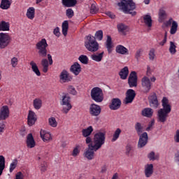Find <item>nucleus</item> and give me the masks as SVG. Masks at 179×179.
I'll use <instances>...</instances> for the list:
<instances>
[{
  "mask_svg": "<svg viewBox=\"0 0 179 179\" xmlns=\"http://www.w3.org/2000/svg\"><path fill=\"white\" fill-rule=\"evenodd\" d=\"M48 124L52 128H57L58 127V122H57V119L55 117H50L48 118Z\"/></svg>",
  "mask_w": 179,
  "mask_h": 179,
  "instance_id": "obj_40",
  "label": "nucleus"
},
{
  "mask_svg": "<svg viewBox=\"0 0 179 179\" xmlns=\"http://www.w3.org/2000/svg\"><path fill=\"white\" fill-rule=\"evenodd\" d=\"M145 176L147 178L152 177L153 175V164H148L145 166Z\"/></svg>",
  "mask_w": 179,
  "mask_h": 179,
  "instance_id": "obj_24",
  "label": "nucleus"
},
{
  "mask_svg": "<svg viewBox=\"0 0 179 179\" xmlns=\"http://www.w3.org/2000/svg\"><path fill=\"white\" fill-rule=\"evenodd\" d=\"M36 13V10L34 7H29L27 10V17L30 19V20H33L34 19V15Z\"/></svg>",
  "mask_w": 179,
  "mask_h": 179,
  "instance_id": "obj_34",
  "label": "nucleus"
},
{
  "mask_svg": "<svg viewBox=\"0 0 179 179\" xmlns=\"http://www.w3.org/2000/svg\"><path fill=\"white\" fill-rule=\"evenodd\" d=\"M71 72L73 73L76 76H78L82 71V67L80 64L78 62H75L70 68Z\"/></svg>",
  "mask_w": 179,
  "mask_h": 179,
  "instance_id": "obj_20",
  "label": "nucleus"
},
{
  "mask_svg": "<svg viewBox=\"0 0 179 179\" xmlns=\"http://www.w3.org/2000/svg\"><path fill=\"white\" fill-rule=\"evenodd\" d=\"M95 40L98 41H101L103 40V30H99L95 33V36H94Z\"/></svg>",
  "mask_w": 179,
  "mask_h": 179,
  "instance_id": "obj_49",
  "label": "nucleus"
},
{
  "mask_svg": "<svg viewBox=\"0 0 179 179\" xmlns=\"http://www.w3.org/2000/svg\"><path fill=\"white\" fill-rule=\"evenodd\" d=\"M41 171L42 173H45V171H47V163L43 162L41 164Z\"/></svg>",
  "mask_w": 179,
  "mask_h": 179,
  "instance_id": "obj_58",
  "label": "nucleus"
},
{
  "mask_svg": "<svg viewBox=\"0 0 179 179\" xmlns=\"http://www.w3.org/2000/svg\"><path fill=\"white\" fill-rule=\"evenodd\" d=\"M48 48V43L45 38H42L36 44V48L38 51V54L41 59V64L43 67V72L47 73L48 72L49 65H52L54 61L52 60V56L48 54L47 48Z\"/></svg>",
  "mask_w": 179,
  "mask_h": 179,
  "instance_id": "obj_1",
  "label": "nucleus"
},
{
  "mask_svg": "<svg viewBox=\"0 0 179 179\" xmlns=\"http://www.w3.org/2000/svg\"><path fill=\"white\" fill-rule=\"evenodd\" d=\"M73 78L66 70H63L59 75V82L60 83H69L71 82Z\"/></svg>",
  "mask_w": 179,
  "mask_h": 179,
  "instance_id": "obj_13",
  "label": "nucleus"
},
{
  "mask_svg": "<svg viewBox=\"0 0 179 179\" xmlns=\"http://www.w3.org/2000/svg\"><path fill=\"white\" fill-rule=\"evenodd\" d=\"M106 48L109 54L113 51L111 50L113 48V41L111 39V36H107Z\"/></svg>",
  "mask_w": 179,
  "mask_h": 179,
  "instance_id": "obj_39",
  "label": "nucleus"
},
{
  "mask_svg": "<svg viewBox=\"0 0 179 179\" xmlns=\"http://www.w3.org/2000/svg\"><path fill=\"white\" fill-rule=\"evenodd\" d=\"M73 15H75V13H73V10H72V8H68L66 10V16H67L69 19H72V17H73Z\"/></svg>",
  "mask_w": 179,
  "mask_h": 179,
  "instance_id": "obj_53",
  "label": "nucleus"
},
{
  "mask_svg": "<svg viewBox=\"0 0 179 179\" xmlns=\"http://www.w3.org/2000/svg\"><path fill=\"white\" fill-rule=\"evenodd\" d=\"M117 5L122 8L124 13H126L127 15H131V16H136V12L132 11L134 10V9H136V5L133 0H121Z\"/></svg>",
  "mask_w": 179,
  "mask_h": 179,
  "instance_id": "obj_3",
  "label": "nucleus"
},
{
  "mask_svg": "<svg viewBox=\"0 0 179 179\" xmlns=\"http://www.w3.org/2000/svg\"><path fill=\"white\" fill-rule=\"evenodd\" d=\"M19 62V60L17 59V57H13L10 61L11 66L13 68H16L17 66V64Z\"/></svg>",
  "mask_w": 179,
  "mask_h": 179,
  "instance_id": "obj_54",
  "label": "nucleus"
},
{
  "mask_svg": "<svg viewBox=\"0 0 179 179\" xmlns=\"http://www.w3.org/2000/svg\"><path fill=\"white\" fill-rule=\"evenodd\" d=\"M139 139L138 143V148L139 149H142V148H145L146 145H148V141L149 139V136H148L147 132H144L142 134L138 135Z\"/></svg>",
  "mask_w": 179,
  "mask_h": 179,
  "instance_id": "obj_14",
  "label": "nucleus"
},
{
  "mask_svg": "<svg viewBox=\"0 0 179 179\" xmlns=\"http://www.w3.org/2000/svg\"><path fill=\"white\" fill-rule=\"evenodd\" d=\"M131 152H134V146L131 144H127L126 145V155L129 156L131 155Z\"/></svg>",
  "mask_w": 179,
  "mask_h": 179,
  "instance_id": "obj_50",
  "label": "nucleus"
},
{
  "mask_svg": "<svg viewBox=\"0 0 179 179\" xmlns=\"http://www.w3.org/2000/svg\"><path fill=\"white\" fill-rule=\"evenodd\" d=\"M9 117V107L3 106L0 108V121H5Z\"/></svg>",
  "mask_w": 179,
  "mask_h": 179,
  "instance_id": "obj_17",
  "label": "nucleus"
},
{
  "mask_svg": "<svg viewBox=\"0 0 179 179\" xmlns=\"http://www.w3.org/2000/svg\"><path fill=\"white\" fill-rule=\"evenodd\" d=\"M162 107L158 110L157 116H158V121L159 122L164 123L167 121V117H169V114L171 113V106L169 104V99L164 96L162 101Z\"/></svg>",
  "mask_w": 179,
  "mask_h": 179,
  "instance_id": "obj_2",
  "label": "nucleus"
},
{
  "mask_svg": "<svg viewBox=\"0 0 179 179\" xmlns=\"http://www.w3.org/2000/svg\"><path fill=\"white\" fill-rule=\"evenodd\" d=\"M103 55H104V52H101L98 55L93 54L91 55V59H92V61H95L96 62H101Z\"/></svg>",
  "mask_w": 179,
  "mask_h": 179,
  "instance_id": "obj_35",
  "label": "nucleus"
},
{
  "mask_svg": "<svg viewBox=\"0 0 179 179\" xmlns=\"http://www.w3.org/2000/svg\"><path fill=\"white\" fill-rule=\"evenodd\" d=\"M29 65L31 66V70L36 75V76H41V73L40 72V70L38 69V66H37V64H36V62H34V61H31L29 63Z\"/></svg>",
  "mask_w": 179,
  "mask_h": 179,
  "instance_id": "obj_29",
  "label": "nucleus"
},
{
  "mask_svg": "<svg viewBox=\"0 0 179 179\" xmlns=\"http://www.w3.org/2000/svg\"><path fill=\"white\" fill-rule=\"evenodd\" d=\"M85 47L90 52H96L99 51V43L96 41V38L89 34L86 36L85 41Z\"/></svg>",
  "mask_w": 179,
  "mask_h": 179,
  "instance_id": "obj_4",
  "label": "nucleus"
},
{
  "mask_svg": "<svg viewBox=\"0 0 179 179\" xmlns=\"http://www.w3.org/2000/svg\"><path fill=\"white\" fill-rule=\"evenodd\" d=\"M27 146L29 149H33L36 146V141H34V137H33L32 134H29L27 136Z\"/></svg>",
  "mask_w": 179,
  "mask_h": 179,
  "instance_id": "obj_21",
  "label": "nucleus"
},
{
  "mask_svg": "<svg viewBox=\"0 0 179 179\" xmlns=\"http://www.w3.org/2000/svg\"><path fill=\"white\" fill-rule=\"evenodd\" d=\"M62 3L65 8H73L78 3L77 0H62Z\"/></svg>",
  "mask_w": 179,
  "mask_h": 179,
  "instance_id": "obj_27",
  "label": "nucleus"
},
{
  "mask_svg": "<svg viewBox=\"0 0 179 179\" xmlns=\"http://www.w3.org/2000/svg\"><path fill=\"white\" fill-rule=\"evenodd\" d=\"M115 52L117 54H120V55H128L129 54L128 48L122 45H117L115 48Z\"/></svg>",
  "mask_w": 179,
  "mask_h": 179,
  "instance_id": "obj_22",
  "label": "nucleus"
},
{
  "mask_svg": "<svg viewBox=\"0 0 179 179\" xmlns=\"http://www.w3.org/2000/svg\"><path fill=\"white\" fill-rule=\"evenodd\" d=\"M153 125H155V120L151 121L148 127L146 128V131H150L153 128Z\"/></svg>",
  "mask_w": 179,
  "mask_h": 179,
  "instance_id": "obj_60",
  "label": "nucleus"
},
{
  "mask_svg": "<svg viewBox=\"0 0 179 179\" xmlns=\"http://www.w3.org/2000/svg\"><path fill=\"white\" fill-rule=\"evenodd\" d=\"M174 160L176 163H179V150H178L174 157Z\"/></svg>",
  "mask_w": 179,
  "mask_h": 179,
  "instance_id": "obj_63",
  "label": "nucleus"
},
{
  "mask_svg": "<svg viewBox=\"0 0 179 179\" xmlns=\"http://www.w3.org/2000/svg\"><path fill=\"white\" fill-rule=\"evenodd\" d=\"M141 87H143L144 93H149V92H150V90L152 89V82L149 77L144 76L141 79Z\"/></svg>",
  "mask_w": 179,
  "mask_h": 179,
  "instance_id": "obj_10",
  "label": "nucleus"
},
{
  "mask_svg": "<svg viewBox=\"0 0 179 179\" xmlns=\"http://www.w3.org/2000/svg\"><path fill=\"white\" fill-rule=\"evenodd\" d=\"M149 160L155 162V160H159V155H156L155 152L152 151L148 155Z\"/></svg>",
  "mask_w": 179,
  "mask_h": 179,
  "instance_id": "obj_46",
  "label": "nucleus"
},
{
  "mask_svg": "<svg viewBox=\"0 0 179 179\" xmlns=\"http://www.w3.org/2000/svg\"><path fill=\"white\" fill-rule=\"evenodd\" d=\"M3 170H5V157L0 155V176H2Z\"/></svg>",
  "mask_w": 179,
  "mask_h": 179,
  "instance_id": "obj_43",
  "label": "nucleus"
},
{
  "mask_svg": "<svg viewBox=\"0 0 179 179\" xmlns=\"http://www.w3.org/2000/svg\"><path fill=\"white\" fill-rule=\"evenodd\" d=\"M78 60L84 65H87L89 64V57L85 55H82L78 57Z\"/></svg>",
  "mask_w": 179,
  "mask_h": 179,
  "instance_id": "obj_47",
  "label": "nucleus"
},
{
  "mask_svg": "<svg viewBox=\"0 0 179 179\" xmlns=\"http://www.w3.org/2000/svg\"><path fill=\"white\" fill-rule=\"evenodd\" d=\"M33 106L35 110H40L43 107V101L40 98H36L33 101Z\"/></svg>",
  "mask_w": 179,
  "mask_h": 179,
  "instance_id": "obj_31",
  "label": "nucleus"
},
{
  "mask_svg": "<svg viewBox=\"0 0 179 179\" xmlns=\"http://www.w3.org/2000/svg\"><path fill=\"white\" fill-rule=\"evenodd\" d=\"M128 85L129 87H136L138 86V74L136 71H131L128 78Z\"/></svg>",
  "mask_w": 179,
  "mask_h": 179,
  "instance_id": "obj_11",
  "label": "nucleus"
},
{
  "mask_svg": "<svg viewBox=\"0 0 179 179\" xmlns=\"http://www.w3.org/2000/svg\"><path fill=\"white\" fill-rule=\"evenodd\" d=\"M67 92H69V93H70V94H73V96H76L77 94V92L76 90L75 89L74 86L72 85H69L67 88Z\"/></svg>",
  "mask_w": 179,
  "mask_h": 179,
  "instance_id": "obj_52",
  "label": "nucleus"
},
{
  "mask_svg": "<svg viewBox=\"0 0 179 179\" xmlns=\"http://www.w3.org/2000/svg\"><path fill=\"white\" fill-rule=\"evenodd\" d=\"M37 121V115L33 110H29L27 116V122L29 127H33Z\"/></svg>",
  "mask_w": 179,
  "mask_h": 179,
  "instance_id": "obj_16",
  "label": "nucleus"
},
{
  "mask_svg": "<svg viewBox=\"0 0 179 179\" xmlns=\"http://www.w3.org/2000/svg\"><path fill=\"white\" fill-rule=\"evenodd\" d=\"M117 30L122 36H127V33L129 31V27L124 23H120L117 25Z\"/></svg>",
  "mask_w": 179,
  "mask_h": 179,
  "instance_id": "obj_19",
  "label": "nucleus"
},
{
  "mask_svg": "<svg viewBox=\"0 0 179 179\" xmlns=\"http://www.w3.org/2000/svg\"><path fill=\"white\" fill-rule=\"evenodd\" d=\"M62 34L64 36H66L68 34V29H69V23L68 22L67 20H65L62 22Z\"/></svg>",
  "mask_w": 179,
  "mask_h": 179,
  "instance_id": "obj_37",
  "label": "nucleus"
},
{
  "mask_svg": "<svg viewBox=\"0 0 179 179\" xmlns=\"http://www.w3.org/2000/svg\"><path fill=\"white\" fill-rule=\"evenodd\" d=\"M4 129H5V122H0V134H2Z\"/></svg>",
  "mask_w": 179,
  "mask_h": 179,
  "instance_id": "obj_62",
  "label": "nucleus"
},
{
  "mask_svg": "<svg viewBox=\"0 0 179 179\" xmlns=\"http://www.w3.org/2000/svg\"><path fill=\"white\" fill-rule=\"evenodd\" d=\"M167 17V14L166 13V10L164 8H160L159 11V22H162L166 20Z\"/></svg>",
  "mask_w": 179,
  "mask_h": 179,
  "instance_id": "obj_38",
  "label": "nucleus"
},
{
  "mask_svg": "<svg viewBox=\"0 0 179 179\" xmlns=\"http://www.w3.org/2000/svg\"><path fill=\"white\" fill-rule=\"evenodd\" d=\"M121 104H122L121 99L118 98H113L111 100V103L109 105V108L113 110H119V108H121Z\"/></svg>",
  "mask_w": 179,
  "mask_h": 179,
  "instance_id": "obj_18",
  "label": "nucleus"
},
{
  "mask_svg": "<svg viewBox=\"0 0 179 179\" xmlns=\"http://www.w3.org/2000/svg\"><path fill=\"white\" fill-rule=\"evenodd\" d=\"M93 131H94L93 127L90 126L87 129H84L82 130V135L84 137L90 136V135H92V133L93 132Z\"/></svg>",
  "mask_w": 179,
  "mask_h": 179,
  "instance_id": "obj_36",
  "label": "nucleus"
},
{
  "mask_svg": "<svg viewBox=\"0 0 179 179\" xmlns=\"http://www.w3.org/2000/svg\"><path fill=\"white\" fill-rule=\"evenodd\" d=\"M143 117H147V118H150L153 115V110L150 108H145L142 110L141 113Z\"/></svg>",
  "mask_w": 179,
  "mask_h": 179,
  "instance_id": "obj_32",
  "label": "nucleus"
},
{
  "mask_svg": "<svg viewBox=\"0 0 179 179\" xmlns=\"http://www.w3.org/2000/svg\"><path fill=\"white\" fill-rule=\"evenodd\" d=\"M128 75H129V69H128V66H124L119 72V76H120V79H122V80H125V79L128 78Z\"/></svg>",
  "mask_w": 179,
  "mask_h": 179,
  "instance_id": "obj_26",
  "label": "nucleus"
},
{
  "mask_svg": "<svg viewBox=\"0 0 179 179\" xmlns=\"http://www.w3.org/2000/svg\"><path fill=\"white\" fill-rule=\"evenodd\" d=\"M79 153H80V145H78L73 148L71 155L76 157V156H79Z\"/></svg>",
  "mask_w": 179,
  "mask_h": 179,
  "instance_id": "obj_48",
  "label": "nucleus"
},
{
  "mask_svg": "<svg viewBox=\"0 0 179 179\" xmlns=\"http://www.w3.org/2000/svg\"><path fill=\"white\" fill-rule=\"evenodd\" d=\"M143 52V50L142 48H140L136 50L135 54V58L137 59V61H139V58L142 57V53Z\"/></svg>",
  "mask_w": 179,
  "mask_h": 179,
  "instance_id": "obj_55",
  "label": "nucleus"
},
{
  "mask_svg": "<svg viewBox=\"0 0 179 179\" xmlns=\"http://www.w3.org/2000/svg\"><path fill=\"white\" fill-rule=\"evenodd\" d=\"M155 49L153 48L150 49L149 52V59H150V61H153L155 59V57L156 56V55H155Z\"/></svg>",
  "mask_w": 179,
  "mask_h": 179,
  "instance_id": "obj_57",
  "label": "nucleus"
},
{
  "mask_svg": "<svg viewBox=\"0 0 179 179\" xmlns=\"http://www.w3.org/2000/svg\"><path fill=\"white\" fill-rule=\"evenodd\" d=\"M136 96L135 90L129 89L126 92L125 104H129L132 103Z\"/></svg>",
  "mask_w": 179,
  "mask_h": 179,
  "instance_id": "obj_15",
  "label": "nucleus"
},
{
  "mask_svg": "<svg viewBox=\"0 0 179 179\" xmlns=\"http://www.w3.org/2000/svg\"><path fill=\"white\" fill-rule=\"evenodd\" d=\"M178 29V23L176 21L172 22V25L170 29L171 34H176L177 33V30Z\"/></svg>",
  "mask_w": 179,
  "mask_h": 179,
  "instance_id": "obj_41",
  "label": "nucleus"
},
{
  "mask_svg": "<svg viewBox=\"0 0 179 179\" xmlns=\"http://www.w3.org/2000/svg\"><path fill=\"white\" fill-rule=\"evenodd\" d=\"M143 19L145 26H148V27H152V16H150V15L149 14L144 15L143 16Z\"/></svg>",
  "mask_w": 179,
  "mask_h": 179,
  "instance_id": "obj_30",
  "label": "nucleus"
},
{
  "mask_svg": "<svg viewBox=\"0 0 179 179\" xmlns=\"http://www.w3.org/2000/svg\"><path fill=\"white\" fill-rule=\"evenodd\" d=\"M10 5H12V2L9 0H1L0 8L1 9H3L6 10L10 8Z\"/></svg>",
  "mask_w": 179,
  "mask_h": 179,
  "instance_id": "obj_33",
  "label": "nucleus"
},
{
  "mask_svg": "<svg viewBox=\"0 0 179 179\" xmlns=\"http://www.w3.org/2000/svg\"><path fill=\"white\" fill-rule=\"evenodd\" d=\"M91 99L96 103H101L104 100L103 90L99 87H95L91 90Z\"/></svg>",
  "mask_w": 179,
  "mask_h": 179,
  "instance_id": "obj_6",
  "label": "nucleus"
},
{
  "mask_svg": "<svg viewBox=\"0 0 179 179\" xmlns=\"http://www.w3.org/2000/svg\"><path fill=\"white\" fill-rule=\"evenodd\" d=\"M10 29V24L6 21L0 22V31H9Z\"/></svg>",
  "mask_w": 179,
  "mask_h": 179,
  "instance_id": "obj_28",
  "label": "nucleus"
},
{
  "mask_svg": "<svg viewBox=\"0 0 179 179\" xmlns=\"http://www.w3.org/2000/svg\"><path fill=\"white\" fill-rule=\"evenodd\" d=\"M176 48H177L176 43L173 41H171L169 51L170 54H171V55H174L176 54V52H177V49H176Z\"/></svg>",
  "mask_w": 179,
  "mask_h": 179,
  "instance_id": "obj_44",
  "label": "nucleus"
},
{
  "mask_svg": "<svg viewBox=\"0 0 179 179\" xmlns=\"http://www.w3.org/2000/svg\"><path fill=\"white\" fill-rule=\"evenodd\" d=\"M90 114L92 117H99L101 114V107L96 103L90 106Z\"/></svg>",
  "mask_w": 179,
  "mask_h": 179,
  "instance_id": "obj_12",
  "label": "nucleus"
},
{
  "mask_svg": "<svg viewBox=\"0 0 179 179\" xmlns=\"http://www.w3.org/2000/svg\"><path fill=\"white\" fill-rule=\"evenodd\" d=\"M12 38L8 33H0V50L6 48L10 44Z\"/></svg>",
  "mask_w": 179,
  "mask_h": 179,
  "instance_id": "obj_8",
  "label": "nucleus"
},
{
  "mask_svg": "<svg viewBox=\"0 0 179 179\" xmlns=\"http://www.w3.org/2000/svg\"><path fill=\"white\" fill-rule=\"evenodd\" d=\"M85 143H87V145H90V143H92V137H90V136H85Z\"/></svg>",
  "mask_w": 179,
  "mask_h": 179,
  "instance_id": "obj_64",
  "label": "nucleus"
},
{
  "mask_svg": "<svg viewBox=\"0 0 179 179\" xmlns=\"http://www.w3.org/2000/svg\"><path fill=\"white\" fill-rule=\"evenodd\" d=\"M121 132H122V131H121V129H120V128H117L115 131V132L113 135V138H112L113 142H115V141H117L118 139V138H120V135H121Z\"/></svg>",
  "mask_w": 179,
  "mask_h": 179,
  "instance_id": "obj_45",
  "label": "nucleus"
},
{
  "mask_svg": "<svg viewBox=\"0 0 179 179\" xmlns=\"http://www.w3.org/2000/svg\"><path fill=\"white\" fill-rule=\"evenodd\" d=\"M60 104L61 106H63L62 111L64 114H68L69 111L72 110V104H71V97L68 95H64L62 96Z\"/></svg>",
  "mask_w": 179,
  "mask_h": 179,
  "instance_id": "obj_7",
  "label": "nucleus"
},
{
  "mask_svg": "<svg viewBox=\"0 0 179 179\" xmlns=\"http://www.w3.org/2000/svg\"><path fill=\"white\" fill-rule=\"evenodd\" d=\"M41 138L43 139V142H49V141L52 140V137L51 136V134L50 132H47L45 130L41 129L40 132Z\"/></svg>",
  "mask_w": 179,
  "mask_h": 179,
  "instance_id": "obj_25",
  "label": "nucleus"
},
{
  "mask_svg": "<svg viewBox=\"0 0 179 179\" xmlns=\"http://www.w3.org/2000/svg\"><path fill=\"white\" fill-rule=\"evenodd\" d=\"M97 12H99V9L96 6V5L92 4L91 7H90V13H92V15H94V14L97 13Z\"/></svg>",
  "mask_w": 179,
  "mask_h": 179,
  "instance_id": "obj_56",
  "label": "nucleus"
},
{
  "mask_svg": "<svg viewBox=\"0 0 179 179\" xmlns=\"http://www.w3.org/2000/svg\"><path fill=\"white\" fill-rule=\"evenodd\" d=\"M17 166V159H13V162L10 164V173H12L16 166Z\"/></svg>",
  "mask_w": 179,
  "mask_h": 179,
  "instance_id": "obj_51",
  "label": "nucleus"
},
{
  "mask_svg": "<svg viewBox=\"0 0 179 179\" xmlns=\"http://www.w3.org/2000/svg\"><path fill=\"white\" fill-rule=\"evenodd\" d=\"M106 143V132L98 131L94 136L93 146L95 149L99 150Z\"/></svg>",
  "mask_w": 179,
  "mask_h": 179,
  "instance_id": "obj_5",
  "label": "nucleus"
},
{
  "mask_svg": "<svg viewBox=\"0 0 179 179\" xmlns=\"http://www.w3.org/2000/svg\"><path fill=\"white\" fill-rule=\"evenodd\" d=\"M53 34H55V36H56V37H59L61 33L59 32V27H57L54 31H53Z\"/></svg>",
  "mask_w": 179,
  "mask_h": 179,
  "instance_id": "obj_59",
  "label": "nucleus"
},
{
  "mask_svg": "<svg viewBox=\"0 0 179 179\" xmlns=\"http://www.w3.org/2000/svg\"><path fill=\"white\" fill-rule=\"evenodd\" d=\"M149 101L150 107H152L153 108H157V107H159V101L157 100L156 94H153L149 97Z\"/></svg>",
  "mask_w": 179,
  "mask_h": 179,
  "instance_id": "obj_23",
  "label": "nucleus"
},
{
  "mask_svg": "<svg viewBox=\"0 0 179 179\" xmlns=\"http://www.w3.org/2000/svg\"><path fill=\"white\" fill-rule=\"evenodd\" d=\"M174 141L176 143H179V130L176 131V135L174 136Z\"/></svg>",
  "mask_w": 179,
  "mask_h": 179,
  "instance_id": "obj_61",
  "label": "nucleus"
},
{
  "mask_svg": "<svg viewBox=\"0 0 179 179\" xmlns=\"http://www.w3.org/2000/svg\"><path fill=\"white\" fill-rule=\"evenodd\" d=\"M96 148L93 145V143L88 145V148L84 152V157L87 159V160H93L94 159V152H97Z\"/></svg>",
  "mask_w": 179,
  "mask_h": 179,
  "instance_id": "obj_9",
  "label": "nucleus"
},
{
  "mask_svg": "<svg viewBox=\"0 0 179 179\" xmlns=\"http://www.w3.org/2000/svg\"><path fill=\"white\" fill-rule=\"evenodd\" d=\"M134 128L136 131L137 135H141L142 132H143V125L140 122H136Z\"/></svg>",
  "mask_w": 179,
  "mask_h": 179,
  "instance_id": "obj_42",
  "label": "nucleus"
}]
</instances>
